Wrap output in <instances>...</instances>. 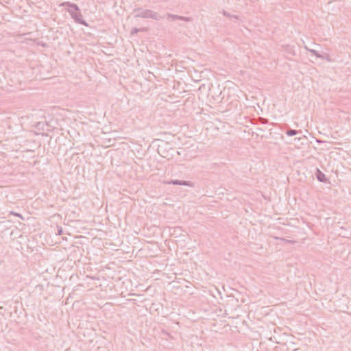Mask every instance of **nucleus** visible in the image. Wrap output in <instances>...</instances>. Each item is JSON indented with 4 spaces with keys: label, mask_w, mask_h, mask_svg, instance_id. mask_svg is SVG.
I'll return each mask as SVG.
<instances>
[{
    "label": "nucleus",
    "mask_w": 351,
    "mask_h": 351,
    "mask_svg": "<svg viewBox=\"0 0 351 351\" xmlns=\"http://www.w3.org/2000/svg\"><path fill=\"white\" fill-rule=\"evenodd\" d=\"M221 13H222V14L223 16H227L228 18H235V19H237V16L231 15L230 13H228L226 10H222Z\"/></svg>",
    "instance_id": "0eeeda50"
},
{
    "label": "nucleus",
    "mask_w": 351,
    "mask_h": 351,
    "mask_svg": "<svg viewBox=\"0 0 351 351\" xmlns=\"http://www.w3.org/2000/svg\"><path fill=\"white\" fill-rule=\"evenodd\" d=\"M300 131L295 130H289L286 132V134L287 136H291L298 134V133H300Z\"/></svg>",
    "instance_id": "39448f33"
},
{
    "label": "nucleus",
    "mask_w": 351,
    "mask_h": 351,
    "mask_svg": "<svg viewBox=\"0 0 351 351\" xmlns=\"http://www.w3.org/2000/svg\"><path fill=\"white\" fill-rule=\"evenodd\" d=\"M324 57H325V60H326L327 61L330 62V59L329 58V56L328 55H324Z\"/></svg>",
    "instance_id": "1a4fd4ad"
},
{
    "label": "nucleus",
    "mask_w": 351,
    "mask_h": 351,
    "mask_svg": "<svg viewBox=\"0 0 351 351\" xmlns=\"http://www.w3.org/2000/svg\"><path fill=\"white\" fill-rule=\"evenodd\" d=\"M305 49L311 52L313 55L315 56L317 58H325L324 55L320 54L315 49H308L306 46L305 47Z\"/></svg>",
    "instance_id": "20e7f679"
},
{
    "label": "nucleus",
    "mask_w": 351,
    "mask_h": 351,
    "mask_svg": "<svg viewBox=\"0 0 351 351\" xmlns=\"http://www.w3.org/2000/svg\"><path fill=\"white\" fill-rule=\"evenodd\" d=\"M317 178L319 181L323 182L325 178V175L319 170H317Z\"/></svg>",
    "instance_id": "423d86ee"
},
{
    "label": "nucleus",
    "mask_w": 351,
    "mask_h": 351,
    "mask_svg": "<svg viewBox=\"0 0 351 351\" xmlns=\"http://www.w3.org/2000/svg\"><path fill=\"white\" fill-rule=\"evenodd\" d=\"M138 31H139V29H136V28H134V29L133 28V33H134V32H135V33H136V32H138Z\"/></svg>",
    "instance_id": "9b49d317"
},
{
    "label": "nucleus",
    "mask_w": 351,
    "mask_h": 351,
    "mask_svg": "<svg viewBox=\"0 0 351 351\" xmlns=\"http://www.w3.org/2000/svg\"><path fill=\"white\" fill-rule=\"evenodd\" d=\"M133 16L135 17L152 19L156 21L160 20L162 19V16L158 12L140 8L133 10Z\"/></svg>",
    "instance_id": "f257e3e1"
},
{
    "label": "nucleus",
    "mask_w": 351,
    "mask_h": 351,
    "mask_svg": "<svg viewBox=\"0 0 351 351\" xmlns=\"http://www.w3.org/2000/svg\"><path fill=\"white\" fill-rule=\"evenodd\" d=\"M167 18L168 20H170V21L180 20V21H183L185 22L192 21L191 17L183 16H180V15H177V14H167Z\"/></svg>",
    "instance_id": "f03ea898"
},
{
    "label": "nucleus",
    "mask_w": 351,
    "mask_h": 351,
    "mask_svg": "<svg viewBox=\"0 0 351 351\" xmlns=\"http://www.w3.org/2000/svg\"><path fill=\"white\" fill-rule=\"evenodd\" d=\"M168 184L183 185V186H190V187L193 186V184L191 182L182 181V180H172L168 182Z\"/></svg>",
    "instance_id": "7ed1b4c3"
},
{
    "label": "nucleus",
    "mask_w": 351,
    "mask_h": 351,
    "mask_svg": "<svg viewBox=\"0 0 351 351\" xmlns=\"http://www.w3.org/2000/svg\"><path fill=\"white\" fill-rule=\"evenodd\" d=\"M316 141L318 143H325V141H321V140H318L317 139Z\"/></svg>",
    "instance_id": "9d476101"
},
{
    "label": "nucleus",
    "mask_w": 351,
    "mask_h": 351,
    "mask_svg": "<svg viewBox=\"0 0 351 351\" xmlns=\"http://www.w3.org/2000/svg\"><path fill=\"white\" fill-rule=\"evenodd\" d=\"M300 139H301L300 138H295V141H300Z\"/></svg>",
    "instance_id": "f8f14e48"
},
{
    "label": "nucleus",
    "mask_w": 351,
    "mask_h": 351,
    "mask_svg": "<svg viewBox=\"0 0 351 351\" xmlns=\"http://www.w3.org/2000/svg\"><path fill=\"white\" fill-rule=\"evenodd\" d=\"M165 144H166V143L165 141H160V144L158 145V149H160V147H163Z\"/></svg>",
    "instance_id": "6e6552de"
}]
</instances>
